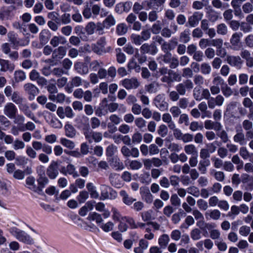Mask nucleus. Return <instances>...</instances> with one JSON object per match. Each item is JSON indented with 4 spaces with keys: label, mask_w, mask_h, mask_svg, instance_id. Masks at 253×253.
<instances>
[{
    "label": "nucleus",
    "mask_w": 253,
    "mask_h": 253,
    "mask_svg": "<svg viewBox=\"0 0 253 253\" xmlns=\"http://www.w3.org/2000/svg\"><path fill=\"white\" fill-rule=\"evenodd\" d=\"M14 222H11L7 225L8 230L12 236L14 237L19 242L27 245H33L35 243V239L25 231L18 228Z\"/></svg>",
    "instance_id": "nucleus-1"
},
{
    "label": "nucleus",
    "mask_w": 253,
    "mask_h": 253,
    "mask_svg": "<svg viewBox=\"0 0 253 253\" xmlns=\"http://www.w3.org/2000/svg\"><path fill=\"white\" fill-rule=\"evenodd\" d=\"M153 103L155 106L161 111H165L168 109L169 103L166 100L164 94L157 95L154 98Z\"/></svg>",
    "instance_id": "nucleus-2"
},
{
    "label": "nucleus",
    "mask_w": 253,
    "mask_h": 253,
    "mask_svg": "<svg viewBox=\"0 0 253 253\" xmlns=\"http://www.w3.org/2000/svg\"><path fill=\"white\" fill-rule=\"evenodd\" d=\"M121 83L122 86L127 90L136 89L140 85V83L135 77L125 79L121 81Z\"/></svg>",
    "instance_id": "nucleus-3"
},
{
    "label": "nucleus",
    "mask_w": 253,
    "mask_h": 253,
    "mask_svg": "<svg viewBox=\"0 0 253 253\" xmlns=\"http://www.w3.org/2000/svg\"><path fill=\"white\" fill-rule=\"evenodd\" d=\"M140 53L142 55L149 54L151 55H155L158 51V49L154 42L149 44L145 43L140 47Z\"/></svg>",
    "instance_id": "nucleus-4"
},
{
    "label": "nucleus",
    "mask_w": 253,
    "mask_h": 253,
    "mask_svg": "<svg viewBox=\"0 0 253 253\" xmlns=\"http://www.w3.org/2000/svg\"><path fill=\"white\" fill-rule=\"evenodd\" d=\"M66 54L65 47L60 46L54 50L52 53V58L46 61L47 63H51L54 60H59L62 59Z\"/></svg>",
    "instance_id": "nucleus-5"
},
{
    "label": "nucleus",
    "mask_w": 253,
    "mask_h": 253,
    "mask_svg": "<svg viewBox=\"0 0 253 253\" xmlns=\"http://www.w3.org/2000/svg\"><path fill=\"white\" fill-rule=\"evenodd\" d=\"M23 88L25 92L29 95V99L30 100H33L39 93V89L38 87L31 83L25 84Z\"/></svg>",
    "instance_id": "nucleus-6"
},
{
    "label": "nucleus",
    "mask_w": 253,
    "mask_h": 253,
    "mask_svg": "<svg viewBox=\"0 0 253 253\" xmlns=\"http://www.w3.org/2000/svg\"><path fill=\"white\" fill-rule=\"evenodd\" d=\"M203 14L199 12H194L193 14L188 18V22L186 26L190 27L197 26L199 22L201 20Z\"/></svg>",
    "instance_id": "nucleus-7"
},
{
    "label": "nucleus",
    "mask_w": 253,
    "mask_h": 253,
    "mask_svg": "<svg viewBox=\"0 0 253 253\" xmlns=\"http://www.w3.org/2000/svg\"><path fill=\"white\" fill-rule=\"evenodd\" d=\"M17 111L16 106L12 102H8L4 106L3 113L9 119L14 118L15 115L17 114Z\"/></svg>",
    "instance_id": "nucleus-8"
},
{
    "label": "nucleus",
    "mask_w": 253,
    "mask_h": 253,
    "mask_svg": "<svg viewBox=\"0 0 253 253\" xmlns=\"http://www.w3.org/2000/svg\"><path fill=\"white\" fill-rule=\"evenodd\" d=\"M225 61L231 66L241 68L243 61L239 56L228 55L225 58Z\"/></svg>",
    "instance_id": "nucleus-9"
},
{
    "label": "nucleus",
    "mask_w": 253,
    "mask_h": 253,
    "mask_svg": "<svg viewBox=\"0 0 253 253\" xmlns=\"http://www.w3.org/2000/svg\"><path fill=\"white\" fill-rule=\"evenodd\" d=\"M58 164L57 162L52 161L48 166L46 174L50 179H55L58 174Z\"/></svg>",
    "instance_id": "nucleus-10"
},
{
    "label": "nucleus",
    "mask_w": 253,
    "mask_h": 253,
    "mask_svg": "<svg viewBox=\"0 0 253 253\" xmlns=\"http://www.w3.org/2000/svg\"><path fill=\"white\" fill-rule=\"evenodd\" d=\"M74 70L80 75H86L89 72V68L86 64L82 62H76L74 65Z\"/></svg>",
    "instance_id": "nucleus-11"
},
{
    "label": "nucleus",
    "mask_w": 253,
    "mask_h": 253,
    "mask_svg": "<svg viewBox=\"0 0 253 253\" xmlns=\"http://www.w3.org/2000/svg\"><path fill=\"white\" fill-rule=\"evenodd\" d=\"M18 106L19 110L23 112L27 117L36 122V117L32 112L30 110L28 105L26 102L25 100V102H22L21 104H20Z\"/></svg>",
    "instance_id": "nucleus-12"
},
{
    "label": "nucleus",
    "mask_w": 253,
    "mask_h": 253,
    "mask_svg": "<svg viewBox=\"0 0 253 253\" xmlns=\"http://www.w3.org/2000/svg\"><path fill=\"white\" fill-rule=\"evenodd\" d=\"M204 126L207 129H214L216 131L221 130L222 125L220 123L215 121L207 120L204 123Z\"/></svg>",
    "instance_id": "nucleus-13"
},
{
    "label": "nucleus",
    "mask_w": 253,
    "mask_h": 253,
    "mask_svg": "<svg viewBox=\"0 0 253 253\" xmlns=\"http://www.w3.org/2000/svg\"><path fill=\"white\" fill-rule=\"evenodd\" d=\"M0 65L1 71L5 72L9 71L12 72L15 69L14 64L8 60L0 58Z\"/></svg>",
    "instance_id": "nucleus-14"
},
{
    "label": "nucleus",
    "mask_w": 253,
    "mask_h": 253,
    "mask_svg": "<svg viewBox=\"0 0 253 253\" xmlns=\"http://www.w3.org/2000/svg\"><path fill=\"white\" fill-rule=\"evenodd\" d=\"M61 172L65 175L67 174L72 175L74 177H77L79 176L75 166L72 164H69L66 168L62 167Z\"/></svg>",
    "instance_id": "nucleus-15"
},
{
    "label": "nucleus",
    "mask_w": 253,
    "mask_h": 253,
    "mask_svg": "<svg viewBox=\"0 0 253 253\" xmlns=\"http://www.w3.org/2000/svg\"><path fill=\"white\" fill-rule=\"evenodd\" d=\"M177 44L178 42L175 40H171L169 43L165 42L161 45V49L165 53H167V52H169V50L173 49Z\"/></svg>",
    "instance_id": "nucleus-16"
},
{
    "label": "nucleus",
    "mask_w": 253,
    "mask_h": 253,
    "mask_svg": "<svg viewBox=\"0 0 253 253\" xmlns=\"http://www.w3.org/2000/svg\"><path fill=\"white\" fill-rule=\"evenodd\" d=\"M67 42L66 39L62 36H55L52 37L50 44L54 47H57L59 44H64Z\"/></svg>",
    "instance_id": "nucleus-17"
},
{
    "label": "nucleus",
    "mask_w": 253,
    "mask_h": 253,
    "mask_svg": "<svg viewBox=\"0 0 253 253\" xmlns=\"http://www.w3.org/2000/svg\"><path fill=\"white\" fill-rule=\"evenodd\" d=\"M120 195L122 197L123 203L127 205H131L135 200V199L130 197L125 190H121L120 192Z\"/></svg>",
    "instance_id": "nucleus-18"
},
{
    "label": "nucleus",
    "mask_w": 253,
    "mask_h": 253,
    "mask_svg": "<svg viewBox=\"0 0 253 253\" xmlns=\"http://www.w3.org/2000/svg\"><path fill=\"white\" fill-rule=\"evenodd\" d=\"M38 182V191L39 194H40L42 192L43 188L45 187V186L48 183V179L45 176L44 174H41L37 180Z\"/></svg>",
    "instance_id": "nucleus-19"
},
{
    "label": "nucleus",
    "mask_w": 253,
    "mask_h": 253,
    "mask_svg": "<svg viewBox=\"0 0 253 253\" xmlns=\"http://www.w3.org/2000/svg\"><path fill=\"white\" fill-rule=\"evenodd\" d=\"M27 188L33 191L39 193L38 186L35 184V179L33 176H29L26 179Z\"/></svg>",
    "instance_id": "nucleus-20"
},
{
    "label": "nucleus",
    "mask_w": 253,
    "mask_h": 253,
    "mask_svg": "<svg viewBox=\"0 0 253 253\" xmlns=\"http://www.w3.org/2000/svg\"><path fill=\"white\" fill-rule=\"evenodd\" d=\"M210 160H202L201 159L198 167V170L202 174H205L207 171V167L210 165Z\"/></svg>",
    "instance_id": "nucleus-21"
},
{
    "label": "nucleus",
    "mask_w": 253,
    "mask_h": 253,
    "mask_svg": "<svg viewBox=\"0 0 253 253\" xmlns=\"http://www.w3.org/2000/svg\"><path fill=\"white\" fill-rule=\"evenodd\" d=\"M11 101L19 105L22 102H25V99L23 97L20 93L18 91H13L12 95L11 96Z\"/></svg>",
    "instance_id": "nucleus-22"
},
{
    "label": "nucleus",
    "mask_w": 253,
    "mask_h": 253,
    "mask_svg": "<svg viewBox=\"0 0 253 253\" xmlns=\"http://www.w3.org/2000/svg\"><path fill=\"white\" fill-rule=\"evenodd\" d=\"M46 89L49 93L48 99L49 100H54L55 99L54 95L58 92V89L55 84H49L46 86Z\"/></svg>",
    "instance_id": "nucleus-23"
},
{
    "label": "nucleus",
    "mask_w": 253,
    "mask_h": 253,
    "mask_svg": "<svg viewBox=\"0 0 253 253\" xmlns=\"http://www.w3.org/2000/svg\"><path fill=\"white\" fill-rule=\"evenodd\" d=\"M111 166L116 170H121L124 169V165L120 160L116 157L112 158L110 160Z\"/></svg>",
    "instance_id": "nucleus-24"
},
{
    "label": "nucleus",
    "mask_w": 253,
    "mask_h": 253,
    "mask_svg": "<svg viewBox=\"0 0 253 253\" xmlns=\"http://www.w3.org/2000/svg\"><path fill=\"white\" fill-rule=\"evenodd\" d=\"M186 154L192 156H198V150L194 144L186 145L184 147Z\"/></svg>",
    "instance_id": "nucleus-25"
},
{
    "label": "nucleus",
    "mask_w": 253,
    "mask_h": 253,
    "mask_svg": "<svg viewBox=\"0 0 253 253\" xmlns=\"http://www.w3.org/2000/svg\"><path fill=\"white\" fill-rule=\"evenodd\" d=\"M205 216L207 218H208L209 216L210 219L217 220L220 218L221 216V212L219 210L214 209L211 210L209 212H206L205 213Z\"/></svg>",
    "instance_id": "nucleus-26"
},
{
    "label": "nucleus",
    "mask_w": 253,
    "mask_h": 253,
    "mask_svg": "<svg viewBox=\"0 0 253 253\" xmlns=\"http://www.w3.org/2000/svg\"><path fill=\"white\" fill-rule=\"evenodd\" d=\"M243 58L247 60V64L248 66L252 67L253 66V61L251 57L250 52L247 50H243L240 54Z\"/></svg>",
    "instance_id": "nucleus-27"
},
{
    "label": "nucleus",
    "mask_w": 253,
    "mask_h": 253,
    "mask_svg": "<svg viewBox=\"0 0 253 253\" xmlns=\"http://www.w3.org/2000/svg\"><path fill=\"white\" fill-rule=\"evenodd\" d=\"M198 109L200 110L202 113V118H204L206 117H211L210 113L207 110H208V106L207 104L205 102H202L198 105Z\"/></svg>",
    "instance_id": "nucleus-28"
},
{
    "label": "nucleus",
    "mask_w": 253,
    "mask_h": 253,
    "mask_svg": "<svg viewBox=\"0 0 253 253\" xmlns=\"http://www.w3.org/2000/svg\"><path fill=\"white\" fill-rule=\"evenodd\" d=\"M87 219L90 221H95L97 224L101 223L103 221L101 215L96 212H90Z\"/></svg>",
    "instance_id": "nucleus-29"
},
{
    "label": "nucleus",
    "mask_w": 253,
    "mask_h": 253,
    "mask_svg": "<svg viewBox=\"0 0 253 253\" xmlns=\"http://www.w3.org/2000/svg\"><path fill=\"white\" fill-rule=\"evenodd\" d=\"M49 32L47 30H42L39 35V39L41 43L43 44H45L48 41L49 39Z\"/></svg>",
    "instance_id": "nucleus-30"
},
{
    "label": "nucleus",
    "mask_w": 253,
    "mask_h": 253,
    "mask_svg": "<svg viewBox=\"0 0 253 253\" xmlns=\"http://www.w3.org/2000/svg\"><path fill=\"white\" fill-rule=\"evenodd\" d=\"M200 72L203 75H209L211 72V67L208 63L203 62L200 65Z\"/></svg>",
    "instance_id": "nucleus-31"
},
{
    "label": "nucleus",
    "mask_w": 253,
    "mask_h": 253,
    "mask_svg": "<svg viewBox=\"0 0 253 253\" xmlns=\"http://www.w3.org/2000/svg\"><path fill=\"white\" fill-rule=\"evenodd\" d=\"M190 31L189 29H185L180 34V41L183 43H187L190 40Z\"/></svg>",
    "instance_id": "nucleus-32"
},
{
    "label": "nucleus",
    "mask_w": 253,
    "mask_h": 253,
    "mask_svg": "<svg viewBox=\"0 0 253 253\" xmlns=\"http://www.w3.org/2000/svg\"><path fill=\"white\" fill-rule=\"evenodd\" d=\"M243 36L241 32L235 33L233 34L230 39V43L232 45H237L240 42V38Z\"/></svg>",
    "instance_id": "nucleus-33"
},
{
    "label": "nucleus",
    "mask_w": 253,
    "mask_h": 253,
    "mask_svg": "<svg viewBox=\"0 0 253 253\" xmlns=\"http://www.w3.org/2000/svg\"><path fill=\"white\" fill-rule=\"evenodd\" d=\"M66 135L69 137L73 138L76 135V130L74 127L70 124L65 126Z\"/></svg>",
    "instance_id": "nucleus-34"
},
{
    "label": "nucleus",
    "mask_w": 253,
    "mask_h": 253,
    "mask_svg": "<svg viewBox=\"0 0 253 253\" xmlns=\"http://www.w3.org/2000/svg\"><path fill=\"white\" fill-rule=\"evenodd\" d=\"M211 174L218 181L222 182L225 179V174L223 171L212 170Z\"/></svg>",
    "instance_id": "nucleus-35"
},
{
    "label": "nucleus",
    "mask_w": 253,
    "mask_h": 253,
    "mask_svg": "<svg viewBox=\"0 0 253 253\" xmlns=\"http://www.w3.org/2000/svg\"><path fill=\"white\" fill-rule=\"evenodd\" d=\"M237 133L234 136V141L235 142L239 143L241 145L244 144V141L245 140L244 134L242 132V130H237Z\"/></svg>",
    "instance_id": "nucleus-36"
},
{
    "label": "nucleus",
    "mask_w": 253,
    "mask_h": 253,
    "mask_svg": "<svg viewBox=\"0 0 253 253\" xmlns=\"http://www.w3.org/2000/svg\"><path fill=\"white\" fill-rule=\"evenodd\" d=\"M134 124L140 130H143L146 126V121L142 117L136 118L134 120Z\"/></svg>",
    "instance_id": "nucleus-37"
},
{
    "label": "nucleus",
    "mask_w": 253,
    "mask_h": 253,
    "mask_svg": "<svg viewBox=\"0 0 253 253\" xmlns=\"http://www.w3.org/2000/svg\"><path fill=\"white\" fill-rule=\"evenodd\" d=\"M14 79L16 82H20L25 80L26 76L22 70H17L14 72Z\"/></svg>",
    "instance_id": "nucleus-38"
},
{
    "label": "nucleus",
    "mask_w": 253,
    "mask_h": 253,
    "mask_svg": "<svg viewBox=\"0 0 253 253\" xmlns=\"http://www.w3.org/2000/svg\"><path fill=\"white\" fill-rule=\"evenodd\" d=\"M96 28V24L93 22H89L85 27V31L88 35H91L94 34Z\"/></svg>",
    "instance_id": "nucleus-39"
},
{
    "label": "nucleus",
    "mask_w": 253,
    "mask_h": 253,
    "mask_svg": "<svg viewBox=\"0 0 253 253\" xmlns=\"http://www.w3.org/2000/svg\"><path fill=\"white\" fill-rule=\"evenodd\" d=\"M127 67L129 71H131L132 69H135L137 72H139L140 70V66L137 64L135 59L133 58H131L129 60Z\"/></svg>",
    "instance_id": "nucleus-40"
},
{
    "label": "nucleus",
    "mask_w": 253,
    "mask_h": 253,
    "mask_svg": "<svg viewBox=\"0 0 253 253\" xmlns=\"http://www.w3.org/2000/svg\"><path fill=\"white\" fill-rule=\"evenodd\" d=\"M217 33L221 35H225L228 32V28L224 23H220L216 26Z\"/></svg>",
    "instance_id": "nucleus-41"
},
{
    "label": "nucleus",
    "mask_w": 253,
    "mask_h": 253,
    "mask_svg": "<svg viewBox=\"0 0 253 253\" xmlns=\"http://www.w3.org/2000/svg\"><path fill=\"white\" fill-rule=\"evenodd\" d=\"M116 24L114 17L112 15H109L103 22L104 27L109 28Z\"/></svg>",
    "instance_id": "nucleus-42"
},
{
    "label": "nucleus",
    "mask_w": 253,
    "mask_h": 253,
    "mask_svg": "<svg viewBox=\"0 0 253 253\" xmlns=\"http://www.w3.org/2000/svg\"><path fill=\"white\" fill-rule=\"evenodd\" d=\"M9 42L15 46H18L19 40L17 39V36L13 32H9L8 35Z\"/></svg>",
    "instance_id": "nucleus-43"
},
{
    "label": "nucleus",
    "mask_w": 253,
    "mask_h": 253,
    "mask_svg": "<svg viewBox=\"0 0 253 253\" xmlns=\"http://www.w3.org/2000/svg\"><path fill=\"white\" fill-rule=\"evenodd\" d=\"M61 64L63 69L66 72H67V74H68V71L73 65L72 61L69 58H66L62 60Z\"/></svg>",
    "instance_id": "nucleus-44"
},
{
    "label": "nucleus",
    "mask_w": 253,
    "mask_h": 253,
    "mask_svg": "<svg viewBox=\"0 0 253 253\" xmlns=\"http://www.w3.org/2000/svg\"><path fill=\"white\" fill-rule=\"evenodd\" d=\"M201 233L202 232L199 228H194L190 232L191 238L193 240H199L202 237Z\"/></svg>",
    "instance_id": "nucleus-45"
},
{
    "label": "nucleus",
    "mask_w": 253,
    "mask_h": 253,
    "mask_svg": "<svg viewBox=\"0 0 253 253\" xmlns=\"http://www.w3.org/2000/svg\"><path fill=\"white\" fill-rule=\"evenodd\" d=\"M111 188L106 185H102L101 186V199L105 200L106 199H108L109 198V192L111 190Z\"/></svg>",
    "instance_id": "nucleus-46"
},
{
    "label": "nucleus",
    "mask_w": 253,
    "mask_h": 253,
    "mask_svg": "<svg viewBox=\"0 0 253 253\" xmlns=\"http://www.w3.org/2000/svg\"><path fill=\"white\" fill-rule=\"evenodd\" d=\"M83 82V81L81 77L75 76L71 79L70 82V84L72 86L79 87L82 85Z\"/></svg>",
    "instance_id": "nucleus-47"
},
{
    "label": "nucleus",
    "mask_w": 253,
    "mask_h": 253,
    "mask_svg": "<svg viewBox=\"0 0 253 253\" xmlns=\"http://www.w3.org/2000/svg\"><path fill=\"white\" fill-rule=\"evenodd\" d=\"M142 198L147 204H151L153 201V196L148 189L143 192Z\"/></svg>",
    "instance_id": "nucleus-48"
},
{
    "label": "nucleus",
    "mask_w": 253,
    "mask_h": 253,
    "mask_svg": "<svg viewBox=\"0 0 253 253\" xmlns=\"http://www.w3.org/2000/svg\"><path fill=\"white\" fill-rule=\"evenodd\" d=\"M211 4L215 8L220 9H225L228 6L227 3L224 4L220 0H212Z\"/></svg>",
    "instance_id": "nucleus-49"
},
{
    "label": "nucleus",
    "mask_w": 253,
    "mask_h": 253,
    "mask_svg": "<svg viewBox=\"0 0 253 253\" xmlns=\"http://www.w3.org/2000/svg\"><path fill=\"white\" fill-rule=\"evenodd\" d=\"M169 241V236L167 234H163L159 239V244L162 248H165Z\"/></svg>",
    "instance_id": "nucleus-50"
},
{
    "label": "nucleus",
    "mask_w": 253,
    "mask_h": 253,
    "mask_svg": "<svg viewBox=\"0 0 253 253\" xmlns=\"http://www.w3.org/2000/svg\"><path fill=\"white\" fill-rule=\"evenodd\" d=\"M158 133L162 137H164L167 135L168 133V127L164 124L161 125L157 130Z\"/></svg>",
    "instance_id": "nucleus-51"
},
{
    "label": "nucleus",
    "mask_w": 253,
    "mask_h": 253,
    "mask_svg": "<svg viewBox=\"0 0 253 253\" xmlns=\"http://www.w3.org/2000/svg\"><path fill=\"white\" fill-rule=\"evenodd\" d=\"M10 125V122L8 119L3 115L0 116V127L4 129L3 127H9Z\"/></svg>",
    "instance_id": "nucleus-52"
},
{
    "label": "nucleus",
    "mask_w": 253,
    "mask_h": 253,
    "mask_svg": "<svg viewBox=\"0 0 253 253\" xmlns=\"http://www.w3.org/2000/svg\"><path fill=\"white\" fill-rule=\"evenodd\" d=\"M187 192L195 197H198L200 195L199 189L195 186L188 187L187 188Z\"/></svg>",
    "instance_id": "nucleus-53"
},
{
    "label": "nucleus",
    "mask_w": 253,
    "mask_h": 253,
    "mask_svg": "<svg viewBox=\"0 0 253 253\" xmlns=\"http://www.w3.org/2000/svg\"><path fill=\"white\" fill-rule=\"evenodd\" d=\"M132 3L130 1H126L124 3H120L117 4V9L119 8H123V10L126 12H128L131 8Z\"/></svg>",
    "instance_id": "nucleus-54"
},
{
    "label": "nucleus",
    "mask_w": 253,
    "mask_h": 253,
    "mask_svg": "<svg viewBox=\"0 0 253 253\" xmlns=\"http://www.w3.org/2000/svg\"><path fill=\"white\" fill-rule=\"evenodd\" d=\"M223 41L222 39H214L211 40V45L216 47V49L218 48H221V46H223Z\"/></svg>",
    "instance_id": "nucleus-55"
},
{
    "label": "nucleus",
    "mask_w": 253,
    "mask_h": 253,
    "mask_svg": "<svg viewBox=\"0 0 253 253\" xmlns=\"http://www.w3.org/2000/svg\"><path fill=\"white\" fill-rule=\"evenodd\" d=\"M60 143L63 146L71 149H73L75 147L74 143L71 140H68L66 138H61L60 139Z\"/></svg>",
    "instance_id": "nucleus-56"
},
{
    "label": "nucleus",
    "mask_w": 253,
    "mask_h": 253,
    "mask_svg": "<svg viewBox=\"0 0 253 253\" xmlns=\"http://www.w3.org/2000/svg\"><path fill=\"white\" fill-rule=\"evenodd\" d=\"M216 132V135L221 139L223 143H226L228 141V134L224 130H221Z\"/></svg>",
    "instance_id": "nucleus-57"
},
{
    "label": "nucleus",
    "mask_w": 253,
    "mask_h": 253,
    "mask_svg": "<svg viewBox=\"0 0 253 253\" xmlns=\"http://www.w3.org/2000/svg\"><path fill=\"white\" fill-rule=\"evenodd\" d=\"M203 126L198 122H192L190 124L189 129L192 131H196L198 130H202Z\"/></svg>",
    "instance_id": "nucleus-58"
},
{
    "label": "nucleus",
    "mask_w": 253,
    "mask_h": 253,
    "mask_svg": "<svg viewBox=\"0 0 253 253\" xmlns=\"http://www.w3.org/2000/svg\"><path fill=\"white\" fill-rule=\"evenodd\" d=\"M71 193L69 190H65L61 192L60 195L59 196L56 195V200L59 201L60 200H65L68 197L70 196Z\"/></svg>",
    "instance_id": "nucleus-59"
},
{
    "label": "nucleus",
    "mask_w": 253,
    "mask_h": 253,
    "mask_svg": "<svg viewBox=\"0 0 253 253\" xmlns=\"http://www.w3.org/2000/svg\"><path fill=\"white\" fill-rule=\"evenodd\" d=\"M117 147L114 144L109 145L106 150V156L112 157L116 152Z\"/></svg>",
    "instance_id": "nucleus-60"
},
{
    "label": "nucleus",
    "mask_w": 253,
    "mask_h": 253,
    "mask_svg": "<svg viewBox=\"0 0 253 253\" xmlns=\"http://www.w3.org/2000/svg\"><path fill=\"white\" fill-rule=\"evenodd\" d=\"M140 180L142 183L148 184L150 183L151 178L149 172H145L141 174L140 177Z\"/></svg>",
    "instance_id": "nucleus-61"
},
{
    "label": "nucleus",
    "mask_w": 253,
    "mask_h": 253,
    "mask_svg": "<svg viewBox=\"0 0 253 253\" xmlns=\"http://www.w3.org/2000/svg\"><path fill=\"white\" fill-rule=\"evenodd\" d=\"M171 204L175 207H179L180 205V199L176 194H172L170 199Z\"/></svg>",
    "instance_id": "nucleus-62"
},
{
    "label": "nucleus",
    "mask_w": 253,
    "mask_h": 253,
    "mask_svg": "<svg viewBox=\"0 0 253 253\" xmlns=\"http://www.w3.org/2000/svg\"><path fill=\"white\" fill-rule=\"evenodd\" d=\"M52 74L57 77H61L64 74H68L67 72H66L63 68H55L52 70Z\"/></svg>",
    "instance_id": "nucleus-63"
},
{
    "label": "nucleus",
    "mask_w": 253,
    "mask_h": 253,
    "mask_svg": "<svg viewBox=\"0 0 253 253\" xmlns=\"http://www.w3.org/2000/svg\"><path fill=\"white\" fill-rule=\"evenodd\" d=\"M222 61L219 57H216L213 59L211 64L214 69H218L221 67Z\"/></svg>",
    "instance_id": "nucleus-64"
}]
</instances>
